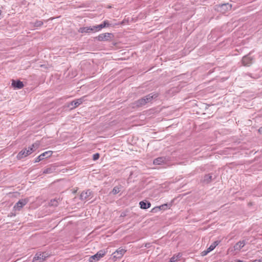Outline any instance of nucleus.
<instances>
[{"label":"nucleus","mask_w":262,"mask_h":262,"mask_svg":"<svg viewBox=\"0 0 262 262\" xmlns=\"http://www.w3.org/2000/svg\"><path fill=\"white\" fill-rule=\"evenodd\" d=\"M39 146V143L37 142H35L33 144L31 147H28V148H25L24 149L21 150L17 155V158L19 160L21 159L28 155L32 154L33 152L35 151Z\"/></svg>","instance_id":"1"},{"label":"nucleus","mask_w":262,"mask_h":262,"mask_svg":"<svg viewBox=\"0 0 262 262\" xmlns=\"http://www.w3.org/2000/svg\"><path fill=\"white\" fill-rule=\"evenodd\" d=\"M157 97L158 95L157 94L151 93L136 101L135 102V105L137 107H141L150 102L154 98H156Z\"/></svg>","instance_id":"2"},{"label":"nucleus","mask_w":262,"mask_h":262,"mask_svg":"<svg viewBox=\"0 0 262 262\" xmlns=\"http://www.w3.org/2000/svg\"><path fill=\"white\" fill-rule=\"evenodd\" d=\"M105 254L106 251L104 250H100L95 255L91 256L90 257L89 260L90 262L98 261L101 258L103 257Z\"/></svg>","instance_id":"3"},{"label":"nucleus","mask_w":262,"mask_h":262,"mask_svg":"<svg viewBox=\"0 0 262 262\" xmlns=\"http://www.w3.org/2000/svg\"><path fill=\"white\" fill-rule=\"evenodd\" d=\"M29 202L28 199L19 200L14 205V209L15 211H20L23 207L26 205Z\"/></svg>","instance_id":"4"},{"label":"nucleus","mask_w":262,"mask_h":262,"mask_svg":"<svg viewBox=\"0 0 262 262\" xmlns=\"http://www.w3.org/2000/svg\"><path fill=\"white\" fill-rule=\"evenodd\" d=\"M48 257V254L44 253H37L33 259L34 262H42L44 261L47 257Z\"/></svg>","instance_id":"5"},{"label":"nucleus","mask_w":262,"mask_h":262,"mask_svg":"<svg viewBox=\"0 0 262 262\" xmlns=\"http://www.w3.org/2000/svg\"><path fill=\"white\" fill-rule=\"evenodd\" d=\"M125 252L126 250L125 249L119 248L113 253L114 259H117L118 258H121Z\"/></svg>","instance_id":"6"},{"label":"nucleus","mask_w":262,"mask_h":262,"mask_svg":"<svg viewBox=\"0 0 262 262\" xmlns=\"http://www.w3.org/2000/svg\"><path fill=\"white\" fill-rule=\"evenodd\" d=\"M112 35V33H105L99 34L97 38L99 41H106L109 40Z\"/></svg>","instance_id":"7"},{"label":"nucleus","mask_w":262,"mask_h":262,"mask_svg":"<svg viewBox=\"0 0 262 262\" xmlns=\"http://www.w3.org/2000/svg\"><path fill=\"white\" fill-rule=\"evenodd\" d=\"M82 200H89L92 198V191L90 190H87L83 191L80 196Z\"/></svg>","instance_id":"8"},{"label":"nucleus","mask_w":262,"mask_h":262,"mask_svg":"<svg viewBox=\"0 0 262 262\" xmlns=\"http://www.w3.org/2000/svg\"><path fill=\"white\" fill-rule=\"evenodd\" d=\"M84 97H81L80 98L74 100L72 101L69 106H71L72 108H76L78 107L79 105L82 103L84 101Z\"/></svg>","instance_id":"9"},{"label":"nucleus","mask_w":262,"mask_h":262,"mask_svg":"<svg viewBox=\"0 0 262 262\" xmlns=\"http://www.w3.org/2000/svg\"><path fill=\"white\" fill-rule=\"evenodd\" d=\"M253 58L249 55L245 56L242 59V62L245 66H249L253 62Z\"/></svg>","instance_id":"10"},{"label":"nucleus","mask_w":262,"mask_h":262,"mask_svg":"<svg viewBox=\"0 0 262 262\" xmlns=\"http://www.w3.org/2000/svg\"><path fill=\"white\" fill-rule=\"evenodd\" d=\"M12 86L14 88H16L17 89H20L23 88L24 84L23 82L20 81V80H13L12 82Z\"/></svg>","instance_id":"11"},{"label":"nucleus","mask_w":262,"mask_h":262,"mask_svg":"<svg viewBox=\"0 0 262 262\" xmlns=\"http://www.w3.org/2000/svg\"><path fill=\"white\" fill-rule=\"evenodd\" d=\"M78 31L81 33L93 32V26L80 28Z\"/></svg>","instance_id":"12"},{"label":"nucleus","mask_w":262,"mask_h":262,"mask_svg":"<svg viewBox=\"0 0 262 262\" xmlns=\"http://www.w3.org/2000/svg\"><path fill=\"white\" fill-rule=\"evenodd\" d=\"M246 240L239 241L234 246V250L239 251L242 249V248H243L246 245Z\"/></svg>","instance_id":"13"},{"label":"nucleus","mask_w":262,"mask_h":262,"mask_svg":"<svg viewBox=\"0 0 262 262\" xmlns=\"http://www.w3.org/2000/svg\"><path fill=\"white\" fill-rule=\"evenodd\" d=\"M212 180V176L210 174H206L204 176L202 182L205 184H208Z\"/></svg>","instance_id":"14"},{"label":"nucleus","mask_w":262,"mask_h":262,"mask_svg":"<svg viewBox=\"0 0 262 262\" xmlns=\"http://www.w3.org/2000/svg\"><path fill=\"white\" fill-rule=\"evenodd\" d=\"M139 205H140V208L142 209H148L151 206L150 203L146 202H144V201H141L139 203Z\"/></svg>","instance_id":"15"},{"label":"nucleus","mask_w":262,"mask_h":262,"mask_svg":"<svg viewBox=\"0 0 262 262\" xmlns=\"http://www.w3.org/2000/svg\"><path fill=\"white\" fill-rule=\"evenodd\" d=\"M165 159L163 157H159L154 161V164L155 165H160L163 163L165 161Z\"/></svg>","instance_id":"16"},{"label":"nucleus","mask_w":262,"mask_h":262,"mask_svg":"<svg viewBox=\"0 0 262 262\" xmlns=\"http://www.w3.org/2000/svg\"><path fill=\"white\" fill-rule=\"evenodd\" d=\"M52 154V151L49 150L44 152L43 153L40 155V157H41L42 159L43 160L46 158H49L51 156Z\"/></svg>","instance_id":"17"},{"label":"nucleus","mask_w":262,"mask_h":262,"mask_svg":"<svg viewBox=\"0 0 262 262\" xmlns=\"http://www.w3.org/2000/svg\"><path fill=\"white\" fill-rule=\"evenodd\" d=\"M43 23L41 20H36L34 23H31L30 24L31 26L33 27H40L43 25Z\"/></svg>","instance_id":"18"},{"label":"nucleus","mask_w":262,"mask_h":262,"mask_svg":"<svg viewBox=\"0 0 262 262\" xmlns=\"http://www.w3.org/2000/svg\"><path fill=\"white\" fill-rule=\"evenodd\" d=\"M181 257V254L179 253L177 255H174L170 259L169 262H176Z\"/></svg>","instance_id":"19"},{"label":"nucleus","mask_w":262,"mask_h":262,"mask_svg":"<svg viewBox=\"0 0 262 262\" xmlns=\"http://www.w3.org/2000/svg\"><path fill=\"white\" fill-rule=\"evenodd\" d=\"M219 242L216 241L214 242L208 248L209 251L211 252L219 245Z\"/></svg>","instance_id":"20"},{"label":"nucleus","mask_w":262,"mask_h":262,"mask_svg":"<svg viewBox=\"0 0 262 262\" xmlns=\"http://www.w3.org/2000/svg\"><path fill=\"white\" fill-rule=\"evenodd\" d=\"M121 186H117L114 187V188H113V189L112 191V193L113 194H116L118 193L121 190Z\"/></svg>","instance_id":"21"},{"label":"nucleus","mask_w":262,"mask_h":262,"mask_svg":"<svg viewBox=\"0 0 262 262\" xmlns=\"http://www.w3.org/2000/svg\"><path fill=\"white\" fill-rule=\"evenodd\" d=\"M100 28L103 29L104 27H109L110 24L108 20H104L102 24H100Z\"/></svg>","instance_id":"22"},{"label":"nucleus","mask_w":262,"mask_h":262,"mask_svg":"<svg viewBox=\"0 0 262 262\" xmlns=\"http://www.w3.org/2000/svg\"><path fill=\"white\" fill-rule=\"evenodd\" d=\"M58 202L57 200L53 199L51 200L49 203V205L51 206H57L58 205Z\"/></svg>","instance_id":"23"},{"label":"nucleus","mask_w":262,"mask_h":262,"mask_svg":"<svg viewBox=\"0 0 262 262\" xmlns=\"http://www.w3.org/2000/svg\"><path fill=\"white\" fill-rule=\"evenodd\" d=\"M93 32H96L97 31H99L101 30V28H100V26L99 25L96 26H93Z\"/></svg>","instance_id":"24"},{"label":"nucleus","mask_w":262,"mask_h":262,"mask_svg":"<svg viewBox=\"0 0 262 262\" xmlns=\"http://www.w3.org/2000/svg\"><path fill=\"white\" fill-rule=\"evenodd\" d=\"M160 208L159 209L161 210H166L168 208V205L167 204H164L162 205H160L158 206Z\"/></svg>","instance_id":"25"},{"label":"nucleus","mask_w":262,"mask_h":262,"mask_svg":"<svg viewBox=\"0 0 262 262\" xmlns=\"http://www.w3.org/2000/svg\"><path fill=\"white\" fill-rule=\"evenodd\" d=\"M158 206L155 207L151 209V212L152 213H157L160 210Z\"/></svg>","instance_id":"26"},{"label":"nucleus","mask_w":262,"mask_h":262,"mask_svg":"<svg viewBox=\"0 0 262 262\" xmlns=\"http://www.w3.org/2000/svg\"><path fill=\"white\" fill-rule=\"evenodd\" d=\"M99 154L98 153H96V154H95L93 155V160L94 161H96L97 160H98L99 158Z\"/></svg>","instance_id":"27"},{"label":"nucleus","mask_w":262,"mask_h":262,"mask_svg":"<svg viewBox=\"0 0 262 262\" xmlns=\"http://www.w3.org/2000/svg\"><path fill=\"white\" fill-rule=\"evenodd\" d=\"M52 172V169L51 168H47L44 170V173H51Z\"/></svg>","instance_id":"28"},{"label":"nucleus","mask_w":262,"mask_h":262,"mask_svg":"<svg viewBox=\"0 0 262 262\" xmlns=\"http://www.w3.org/2000/svg\"><path fill=\"white\" fill-rule=\"evenodd\" d=\"M43 159H42L41 157H40V156L39 155V156H38L36 159H35V162L36 163V162H38L41 160H42Z\"/></svg>","instance_id":"29"},{"label":"nucleus","mask_w":262,"mask_h":262,"mask_svg":"<svg viewBox=\"0 0 262 262\" xmlns=\"http://www.w3.org/2000/svg\"><path fill=\"white\" fill-rule=\"evenodd\" d=\"M222 7H226V9H228V7L231 8V6L229 4H224L221 5Z\"/></svg>","instance_id":"30"},{"label":"nucleus","mask_w":262,"mask_h":262,"mask_svg":"<svg viewBox=\"0 0 262 262\" xmlns=\"http://www.w3.org/2000/svg\"><path fill=\"white\" fill-rule=\"evenodd\" d=\"M209 252H210V251H209L208 249H207L206 250H204V251H203L202 252V255L203 256H205Z\"/></svg>","instance_id":"31"},{"label":"nucleus","mask_w":262,"mask_h":262,"mask_svg":"<svg viewBox=\"0 0 262 262\" xmlns=\"http://www.w3.org/2000/svg\"><path fill=\"white\" fill-rule=\"evenodd\" d=\"M258 131L262 134V126L259 128Z\"/></svg>","instance_id":"32"},{"label":"nucleus","mask_w":262,"mask_h":262,"mask_svg":"<svg viewBox=\"0 0 262 262\" xmlns=\"http://www.w3.org/2000/svg\"><path fill=\"white\" fill-rule=\"evenodd\" d=\"M254 262H261L260 260H255Z\"/></svg>","instance_id":"33"},{"label":"nucleus","mask_w":262,"mask_h":262,"mask_svg":"<svg viewBox=\"0 0 262 262\" xmlns=\"http://www.w3.org/2000/svg\"><path fill=\"white\" fill-rule=\"evenodd\" d=\"M236 262H243V261L241 260H236ZM252 262H254V261H253Z\"/></svg>","instance_id":"34"},{"label":"nucleus","mask_w":262,"mask_h":262,"mask_svg":"<svg viewBox=\"0 0 262 262\" xmlns=\"http://www.w3.org/2000/svg\"><path fill=\"white\" fill-rule=\"evenodd\" d=\"M125 215V214H121V216H124Z\"/></svg>","instance_id":"35"}]
</instances>
